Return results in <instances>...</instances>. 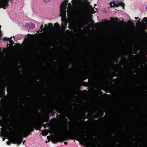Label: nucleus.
<instances>
[{
  "label": "nucleus",
  "instance_id": "f257e3e1",
  "mask_svg": "<svg viewBox=\"0 0 147 147\" xmlns=\"http://www.w3.org/2000/svg\"><path fill=\"white\" fill-rule=\"evenodd\" d=\"M66 3L65 8L67 11V13L68 16H73L74 19V22L73 24V27L74 29L76 30L79 26L80 24V17L81 8L80 7H77L74 10L71 4L69 3L68 4V8H66V4L68 2V0H65L62 2L60 6L63 4V2Z\"/></svg>",
  "mask_w": 147,
  "mask_h": 147
},
{
  "label": "nucleus",
  "instance_id": "f03ea898",
  "mask_svg": "<svg viewBox=\"0 0 147 147\" xmlns=\"http://www.w3.org/2000/svg\"><path fill=\"white\" fill-rule=\"evenodd\" d=\"M66 3H63L61 5L60 7V16H61V20L62 21V27L63 30H65L67 24V21L66 19V13L67 10H66L65 8Z\"/></svg>",
  "mask_w": 147,
  "mask_h": 147
},
{
  "label": "nucleus",
  "instance_id": "7ed1b4c3",
  "mask_svg": "<svg viewBox=\"0 0 147 147\" xmlns=\"http://www.w3.org/2000/svg\"><path fill=\"white\" fill-rule=\"evenodd\" d=\"M70 134L72 136L75 137L76 140L79 141H82L84 143H86V141L83 138L82 132L79 130H75L71 133Z\"/></svg>",
  "mask_w": 147,
  "mask_h": 147
},
{
  "label": "nucleus",
  "instance_id": "20e7f679",
  "mask_svg": "<svg viewBox=\"0 0 147 147\" xmlns=\"http://www.w3.org/2000/svg\"><path fill=\"white\" fill-rule=\"evenodd\" d=\"M34 125H32L30 126L25 128L24 131L20 132L19 133V136L21 137H25L29 134L30 132L34 131Z\"/></svg>",
  "mask_w": 147,
  "mask_h": 147
},
{
  "label": "nucleus",
  "instance_id": "39448f33",
  "mask_svg": "<svg viewBox=\"0 0 147 147\" xmlns=\"http://www.w3.org/2000/svg\"><path fill=\"white\" fill-rule=\"evenodd\" d=\"M111 7H113L114 6L118 7L121 6L124 9V4L122 2H119L118 0H113V1L110 3Z\"/></svg>",
  "mask_w": 147,
  "mask_h": 147
},
{
  "label": "nucleus",
  "instance_id": "423d86ee",
  "mask_svg": "<svg viewBox=\"0 0 147 147\" xmlns=\"http://www.w3.org/2000/svg\"><path fill=\"white\" fill-rule=\"evenodd\" d=\"M9 0H0V7L6 9L9 5L8 2ZM12 0L10 1L11 3Z\"/></svg>",
  "mask_w": 147,
  "mask_h": 147
},
{
  "label": "nucleus",
  "instance_id": "0eeeda50",
  "mask_svg": "<svg viewBox=\"0 0 147 147\" xmlns=\"http://www.w3.org/2000/svg\"><path fill=\"white\" fill-rule=\"evenodd\" d=\"M54 134L56 135V137L59 140H62L66 137L65 134H61L59 133H57L54 132Z\"/></svg>",
  "mask_w": 147,
  "mask_h": 147
},
{
  "label": "nucleus",
  "instance_id": "6e6552de",
  "mask_svg": "<svg viewBox=\"0 0 147 147\" xmlns=\"http://www.w3.org/2000/svg\"><path fill=\"white\" fill-rule=\"evenodd\" d=\"M7 53V51L5 49H0V57L3 58Z\"/></svg>",
  "mask_w": 147,
  "mask_h": 147
},
{
  "label": "nucleus",
  "instance_id": "1a4fd4ad",
  "mask_svg": "<svg viewBox=\"0 0 147 147\" xmlns=\"http://www.w3.org/2000/svg\"><path fill=\"white\" fill-rule=\"evenodd\" d=\"M12 37H11L10 38H8V40L9 41V42L10 44H9V45L11 46V47H13V43H14V42L11 40Z\"/></svg>",
  "mask_w": 147,
  "mask_h": 147
},
{
  "label": "nucleus",
  "instance_id": "9d476101",
  "mask_svg": "<svg viewBox=\"0 0 147 147\" xmlns=\"http://www.w3.org/2000/svg\"><path fill=\"white\" fill-rule=\"evenodd\" d=\"M22 139H20L19 138H17L16 140V142L17 144H20L22 142Z\"/></svg>",
  "mask_w": 147,
  "mask_h": 147
},
{
  "label": "nucleus",
  "instance_id": "9b49d317",
  "mask_svg": "<svg viewBox=\"0 0 147 147\" xmlns=\"http://www.w3.org/2000/svg\"><path fill=\"white\" fill-rule=\"evenodd\" d=\"M55 109L56 111L60 112H61L62 110L61 108L59 107H55Z\"/></svg>",
  "mask_w": 147,
  "mask_h": 147
},
{
  "label": "nucleus",
  "instance_id": "f8f14e48",
  "mask_svg": "<svg viewBox=\"0 0 147 147\" xmlns=\"http://www.w3.org/2000/svg\"><path fill=\"white\" fill-rule=\"evenodd\" d=\"M89 8L90 9V12L92 13H94L96 12L95 11H94V9L93 8H92V6L91 5H90L89 6Z\"/></svg>",
  "mask_w": 147,
  "mask_h": 147
},
{
  "label": "nucleus",
  "instance_id": "ddd939ff",
  "mask_svg": "<svg viewBox=\"0 0 147 147\" xmlns=\"http://www.w3.org/2000/svg\"><path fill=\"white\" fill-rule=\"evenodd\" d=\"M29 25L30 28H34L35 27V25L33 23H30Z\"/></svg>",
  "mask_w": 147,
  "mask_h": 147
},
{
  "label": "nucleus",
  "instance_id": "4468645a",
  "mask_svg": "<svg viewBox=\"0 0 147 147\" xmlns=\"http://www.w3.org/2000/svg\"><path fill=\"white\" fill-rule=\"evenodd\" d=\"M54 26L57 28H60V27L58 24L57 23H55L54 24Z\"/></svg>",
  "mask_w": 147,
  "mask_h": 147
},
{
  "label": "nucleus",
  "instance_id": "2eb2a0df",
  "mask_svg": "<svg viewBox=\"0 0 147 147\" xmlns=\"http://www.w3.org/2000/svg\"><path fill=\"white\" fill-rule=\"evenodd\" d=\"M43 1L45 3H47L48 2L50 1V0H43Z\"/></svg>",
  "mask_w": 147,
  "mask_h": 147
},
{
  "label": "nucleus",
  "instance_id": "dca6fc26",
  "mask_svg": "<svg viewBox=\"0 0 147 147\" xmlns=\"http://www.w3.org/2000/svg\"><path fill=\"white\" fill-rule=\"evenodd\" d=\"M143 20H144L146 22V23L147 24V18L144 17L143 18Z\"/></svg>",
  "mask_w": 147,
  "mask_h": 147
},
{
  "label": "nucleus",
  "instance_id": "f3484780",
  "mask_svg": "<svg viewBox=\"0 0 147 147\" xmlns=\"http://www.w3.org/2000/svg\"><path fill=\"white\" fill-rule=\"evenodd\" d=\"M147 28V27H146V28H145V29H144V30L143 31H142V33H147V32H145V31H144V30H145V29H146Z\"/></svg>",
  "mask_w": 147,
  "mask_h": 147
},
{
  "label": "nucleus",
  "instance_id": "a211bd4d",
  "mask_svg": "<svg viewBox=\"0 0 147 147\" xmlns=\"http://www.w3.org/2000/svg\"><path fill=\"white\" fill-rule=\"evenodd\" d=\"M7 144L8 145H9L10 144H11V142H7Z\"/></svg>",
  "mask_w": 147,
  "mask_h": 147
},
{
  "label": "nucleus",
  "instance_id": "6ab92c4d",
  "mask_svg": "<svg viewBox=\"0 0 147 147\" xmlns=\"http://www.w3.org/2000/svg\"><path fill=\"white\" fill-rule=\"evenodd\" d=\"M45 27L46 28H47V29H48V26H47V24H45Z\"/></svg>",
  "mask_w": 147,
  "mask_h": 147
},
{
  "label": "nucleus",
  "instance_id": "aec40b11",
  "mask_svg": "<svg viewBox=\"0 0 147 147\" xmlns=\"http://www.w3.org/2000/svg\"><path fill=\"white\" fill-rule=\"evenodd\" d=\"M49 27H52V25L50 23L49 24Z\"/></svg>",
  "mask_w": 147,
  "mask_h": 147
},
{
  "label": "nucleus",
  "instance_id": "412c9836",
  "mask_svg": "<svg viewBox=\"0 0 147 147\" xmlns=\"http://www.w3.org/2000/svg\"><path fill=\"white\" fill-rule=\"evenodd\" d=\"M5 111L7 112H8L9 111V110L7 108L5 110Z\"/></svg>",
  "mask_w": 147,
  "mask_h": 147
},
{
  "label": "nucleus",
  "instance_id": "4be33fe9",
  "mask_svg": "<svg viewBox=\"0 0 147 147\" xmlns=\"http://www.w3.org/2000/svg\"><path fill=\"white\" fill-rule=\"evenodd\" d=\"M43 25H42L41 26V27H40V29H42V30L43 29Z\"/></svg>",
  "mask_w": 147,
  "mask_h": 147
},
{
  "label": "nucleus",
  "instance_id": "5701e85b",
  "mask_svg": "<svg viewBox=\"0 0 147 147\" xmlns=\"http://www.w3.org/2000/svg\"><path fill=\"white\" fill-rule=\"evenodd\" d=\"M1 35H2L1 31L0 30V36H1Z\"/></svg>",
  "mask_w": 147,
  "mask_h": 147
},
{
  "label": "nucleus",
  "instance_id": "b1692460",
  "mask_svg": "<svg viewBox=\"0 0 147 147\" xmlns=\"http://www.w3.org/2000/svg\"><path fill=\"white\" fill-rule=\"evenodd\" d=\"M7 134L8 135H9L10 134V133L8 131H7Z\"/></svg>",
  "mask_w": 147,
  "mask_h": 147
},
{
  "label": "nucleus",
  "instance_id": "393cba45",
  "mask_svg": "<svg viewBox=\"0 0 147 147\" xmlns=\"http://www.w3.org/2000/svg\"><path fill=\"white\" fill-rule=\"evenodd\" d=\"M64 144H67V142H64Z\"/></svg>",
  "mask_w": 147,
  "mask_h": 147
},
{
  "label": "nucleus",
  "instance_id": "a878e982",
  "mask_svg": "<svg viewBox=\"0 0 147 147\" xmlns=\"http://www.w3.org/2000/svg\"><path fill=\"white\" fill-rule=\"evenodd\" d=\"M75 1V0H72L71 2V3H73V2H74Z\"/></svg>",
  "mask_w": 147,
  "mask_h": 147
},
{
  "label": "nucleus",
  "instance_id": "bb28decb",
  "mask_svg": "<svg viewBox=\"0 0 147 147\" xmlns=\"http://www.w3.org/2000/svg\"><path fill=\"white\" fill-rule=\"evenodd\" d=\"M145 7L146 9L147 10V5Z\"/></svg>",
  "mask_w": 147,
  "mask_h": 147
},
{
  "label": "nucleus",
  "instance_id": "cd10ccee",
  "mask_svg": "<svg viewBox=\"0 0 147 147\" xmlns=\"http://www.w3.org/2000/svg\"><path fill=\"white\" fill-rule=\"evenodd\" d=\"M138 17H135V18L136 19H138Z\"/></svg>",
  "mask_w": 147,
  "mask_h": 147
},
{
  "label": "nucleus",
  "instance_id": "c85d7f7f",
  "mask_svg": "<svg viewBox=\"0 0 147 147\" xmlns=\"http://www.w3.org/2000/svg\"><path fill=\"white\" fill-rule=\"evenodd\" d=\"M25 142V140H24V141H23V144L24 143V142Z\"/></svg>",
  "mask_w": 147,
  "mask_h": 147
},
{
  "label": "nucleus",
  "instance_id": "c756f323",
  "mask_svg": "<svg viewBox=\"0 0 147 147\" xmlns=\"http://www.w3.org/2000/svg\"><path fill=\"white\" fill-rule=\"evenodd\" d=\"M116 19L117 20H118V18H116Z\"/></svg>",
  "mask_w": 147,
  "mask_h": 147
},
{
  "label": "nucleus",
  "instance_id": "7c9ffc66",
  "mask_svg": "<svg viewBox=\"0 0 147 147\" xmlns=\"http://www.w3.org/2000/svg\"><path fill=\"white\" fill-rule=\"evenodd\" d=\"M42 135H43V136H44V134H43V133H42Z\"/></svg>",
  "mask_w": 147,
  "mask_h": 147
},
{
  "label": "nucleus",
  "instance_id": "2f4dec72",
  "mask_svg": "<svg viewBox=\"0 0 147 147\" xmlns=\"http://www.w3.org/2000/svg\"><path fill=\"white\" fill-rule=\"evenodd\" d=\"M96 4H94V5H95V6H96Z\"/></svg>",
  "mask_w": 147,
  "mask_h": 147
},
{
  "label": "nucleus",
  "instance_id": "473e14b6",
  "mask_svg": "<svg viewBox=\"0 0 147 147\" xmlns=\"http://www.w3.org/2000/svg\"><path fill=\"white\" fill-rule=\"evenodd\" d=\"M1 72H0V76H1Z\"/></svg>",
  "mask_w": 147,
  "mask_h": 147
},
{
  "label": "nucleus",
  "instance_id": "72a5a7b5",
  "mask_svg": "<svg viewBox=\"0 0 147 147\" xmlns=\"http://www.w3.org/2000/svg\"><path fill=\"white\" fill-rule=\"evenodd\" d=\"M96 9V11H97V9H96H96Z\"/></svg>",
  "mask_w": 147,
  "mask_h": 147
},
{
  "label": "nucleus",
  "instance_id": "f704fd0d",
  "mask_svg": "<svg viewBox=\"0 0 147 147\" xmlns=\"http://www.w3.org/2000/svg\"><path fill=\"white\" fill-rule=\"evenodd\" d=\"M1 25H0V28H1Z\"/></svg>",
  "mask_w": 147,
  "mask_h": 147
},
{
  "label": "nucleus",
  "instance_id": "c9c22d12",
  "mask_svg": "<svg viewBox=\"0 0 147 147\" xmlns=\"http://www.w3.org/2000/svg\"><path fill=\"white\" fill-rule=\"evenodd\" d=\"M47 135V134H46L45 135V136H46Z\"/></svg>",
  "mask_w": 147,
  "mask_h": 147
},
{
  "label": "nucleus",
  "instance_id": "e433bc0d",
  "mask_svg": "<svg viewBox=\"0 0 147 147\" xmlns=\"http://www.w3.org/2000/svg\"><path fill=\"white\" fill-rule=\"evenodd\" d=\"M46 142L47 143V141H46Z\"/></svg>",
  "mask_w": 147,
  "mask_h": 147
}]
</instances>
